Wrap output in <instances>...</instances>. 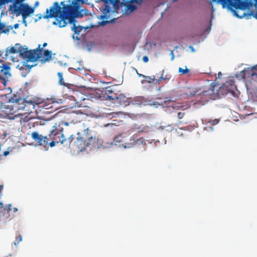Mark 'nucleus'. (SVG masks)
Masks as SVG:
<instances>
[{"instance_id": "obj_1", "label": "nucleus", "mask_w": 257, "mask_h": 257, "mask_svg": "<svg viewBox=\"0 0 257 257\" xmlns=\"http://www.w3.org/2000/svg\"><path fill=\"white\" fill-rule=\"evenodd\" d=\"M68 4H65V2H62L60 5L58 2H55L49 10H46V15L43 16L44 19L54 18L56 19V24L60 27H65L68 23H74L76 22L75 19L82 18L85 14V10H80L81 4L70 1H68Z\"/></svg>"}, {"instance_id": "obj_2", "label": "nucleus", "mask_w": 257, "mask_h": 257, "mask_svg": "<svg viewBox=\"0 0 257 257\" xmlns=\"http://www.w3.org/2000/svg\"><path fill=\"white\" fill-rule=\"evenodd\" d=\"M63 125L68 126V122L61 120L56 122L51 128L48 136H43L37 132H34L31 134V137L39 145L45 148H48L49 147L52 148L58 143L63 144L66 139L63 134Z\"/></svg>"}, {"instance_id": "obj_3", "label": "nucleus", "mask_w": 257, "mask_h": 257, "mask_svg": "<svg viewBox=\"0 0 257 257\" xmlns=\"http://www.w3.org/2000/svg\"><path fill=\"white\" fill-rule=\"evenodd\" d=\"M77 137L75 139L73 135H71L68 138V142L71 144L73 142V145L77 147L81 151L85 149L90 145L95 143L96 138L91 133V131L89 127L85 129L81 132L77 133Z\"/></svg>"}, {"instance_id": "obj_4", "label": "nucleus", "mask_w": 257, "mask_h": 257, "mask_svg": "<svg viewBox=\"0 0 257 257\" xmlns=\"http://www.w3.org/2000/svg\"><path fill=\"white\" fill-rule=\"evenodd\" d=\"M19 46V53L20 56L27 61L35 62L41 58L43 51L41 45L39 44L36 49L28 50V48H24L20 44H16Z\"/></svg>"}, {"instance_id": "obj_5", "label": "nucleus", "mask_w": 257, "mask_h": 257, "mask_svg": "<svg viewBox=\"0 0 257 257\" xmlns=\"http://www.w3.org/2000/svg\"><path fill=\"white\" fill-rule=\"evenodd\" d=\"M14 12L17 16L22 15V18L27 19L35 12V7L29 6L28 4L21 3L19 6L14 5Z\"/></svg>"}, {"instance_id": "obj_6", "label": "nucleus", "mask_w": 257, "mask_h": 257, "mask_svg": "<svg viewBox=\"0 0 257 257\" xmlns=\"http://www.w3.org/2000/svg\"><path fill=\"white\" fill-rule=\"evenodd\" d=\"M61 103L62 99L52 98L51 99H47L46 101L41 103L40 107H42L44 109L48 110V112L50 113L57 109L59 107H56V105Z\"/></svg>"}, {"instance_id": "obj_7", "label": "nucleus", "mask_w": 257, "mask_h": 257, "mask_svg": "<svg viewBox=\"0 0 257 257\" xmlns=\"http://www.w3.org/2000/svg\"><path fill=\"white\" fill-rule=\"evenodd\" d=\"M11 76V67L9 64L4 63L0 65V80L5 86L8 79Z\"/></svg>"}, {"instance_id": "obj_8", "label": "nucleus", "mask_w": 257, "mask_h": 257, "mask_svg": "<svg viewBox=\"0 0 257 257\" xmlns=\"http://www.w3.org/2000/svg\"><path fill=\"white\" fill-rule=\"evenodd\" d=\"M240 74L243 79L250 77L254 78V77L257 78V64L251 68H245L240 72Z\"/></svg>"}, {"instance_id": "obj_9", "label": "nucleus", "mask_w": 257, "mask_h": 257, "mask_svg": "<svg viewBox=\"0 0 257 257\" xmlns=\"http://www.w3.org/2000/svg\"><path fill=\"white\" fill-rule=\"evenodd\" d=\"M126 138L122 136L119 135L116 136L113 140V143L115 146L124 148H131L132 146V143H127L126 142Z\"/></svg>"}, {"instance_id": "obj_10", "label": "nucleus", "mask_w": 257, "mask_h": 257, "mask_svg": "<svg viewBox=\"0 0 257 257\" xmlns=\"http://www.w3.org/2000/svg\"><path fill=\"white\" fill-rule=\"evenodd\" d=\"M25 99V98H17L16 96L12 97V101L14 103L13 105V109H15V111L23 110L24 111Z\"/></svg>"}, {"instance_id": "obj_11", "label": "nucleus", "mask_w": 257, "mask_h": 257, "mask_svg": "<svg viewBox=\"0 0 257 257\" xmlns=\"http://www.w3.org/2000/svg\"><path fill=\"white\" fill-rule=\"evenodd\" d=\"M177 114L179 124H186L190 122V119L185 109H182L181 111L177 112Z\"/></svg>"}, {"instance_id": "obj_12", "label": "nucleus", "mask_w": 257, "mask_h": 257, "mask_svg": "<svg viewBox=\"0 0 257 257\" xmlns=\"http://www.w3.org/2000/svg\"><path fill=\"white\" fill-rule=\"evenodd\" d=\"M123 1L121 3V7L125 6L127 10L132 12L137 9V7L132 4V3H135L140 4L143 2V0H130V2Z\"/></svg>"}, {"instance_id": "obj_13", "label": "nucleus", "mask_w": 257, "mask_h": 257, "mask_svg": "<svg viewBox=\"0 0 257 257\" xmlns=\"http://www.w3.org/2000/svg\"><path fill=\"white\" fill-rule=\"evenodd\" d=\"M37 104L34 100H28L27 98L25 99V107L24 113H30L35 108V104Z\"/></svg>"}, {"instance_id": "obj_14", "label": "nucleus", "mask_w": 257, "mask_h": 257, "mask_svg": "<svg viewBox=\"0 0 257 257\" xmlns=\"http://www.w3.org/2000/svg\"><path fill=\"white\" fill-rule=\"evenodd\" d=\"M235 2H230V5L236 9L245 10L247 8L248 3L245 1L234 0Z\"/></svg>"}, {"instance_id": "obj_15", "label": "nucleus", "mask_w": 257, "mask_h": 257, "mask_svg": "<svg viewBox=\"0 0 257 257\" xmlns=\"http://www.w3.org/2000/svg\"><path fill=\"white\" fill-rule=\"evenodd\" d=\"M112 0H103L105 7L103 8L102 13L103 15L101 16L102 19H107L109 17L108 14L111 12V8L108 6Z\"/></svg>"}, {"instance_id": "obj_16", "label": "nucleus", "mask_w": 257, "mask_h": 257, "mask_svg": "<svg viewBox=\"0 0 257 257\" xmlns=\"http://www.w3.org/2000/svg\"><path fill=\"white\" fill-rule=\"evenodd\" d=\"M67 119L70 121L69 124L70 123L75 124L77 122H80L81 121V117L78 115V113L75 111L72 112V113L69 114L67 116Z\"/></svg>"}, {"instance_id": "obj_17", "label": "nucleus", "mask_w": 257, "mask_h": 257, "mask_svg": "<svg viewBox=\"0 0 257 257\" xmlns=\"http://www.w3.org/2000/svg\"><path fill=\"white\" fill-rule=\"evenodd\" d=\"M132 100L131 98L126 97L122 94H119L118 95V98L116 102L119 103L120 105L126 106L130 105L132 102Z\"/></svg>"}, {"instance_id": "obj_18", "label": "nucleus", "mask_w": 257, "mask_h": 257, "mask_svg": "<svg viewBox=\"0 0 257 257\" xmlns=\"http://www.w3.org/2000/svg\"><path fill=\"white\" fill-rule=\"evenodd\" d=\"M11 204H9L4 207L3 204L0 203V215H2L5 218H9L10 217V212L11 210Z\"/></svg>"}, {"instance_id": "obj_19", "label": "nucleus", "mask_w": 257, "mask_h": 257, "mask_svg": "<svg viewBox=\"0 0 257 257\" xmlns=\"http://www.w3.org/2000/svg\"><path fill=\"white\" fill-rule=\"evenodd\" d=\"M197 93V91L193 87H185L183 89V96L188 98L194 96Z\"/></svg>"}, {"instance_id": "obj_20", "label": "nucleus", "mask_w": 257, "mask_h": 257, "mask_svg": "<svg viewBox=\"0 0 257 257\" xmlns=\"http://www.w3.org/2000/svg\"><path fill=\"white\" fill-rule=\"evenodd\" d=\"M19 52V46L15 45V47H8L6 49V52H5V57H3V58L7 59L8 57L9 56V55L10 54H16L17 53Z\"/></svg>"}, {"instance_id": "obj_21", "label": "nucleus", "mask_w": 257, "mask_h": 257, "mask_svg": "<svg viewBox=\"0 0 257 257\" xmlns=\"http://www.w3.org/2000/svg\"><path fill=\"white\" fill-rule=\"evenodd\" d=\"M21 64V66L19 65L18 67H19L20 70L24 71L25 74L29 72L31 68L33 66V65L30 66L25 62H22Z\"/></svg>"}, {"instance_id": "obj_22", "label": "nucleus", "mask_w": 257, "mask_h": 257, "mask_svg": "<svg viewBox=\"0 0 257 257\" xmlns=\"http://www.w3.org/2000/svg\"><path fill=\"white\" fill-rule=\"evenodd\" d=\"M110 4L112 5L113 11L112 12H117L119 9V6H121V3L119 0H112Z\"/></svg>"}, {"instance_id": "obj_23", "label": "nucleus", "mask_w": 257, "mask_h": 257, "mask_svg": "<svg viewBox=\"0 0 257 257\" xmlns=\"http://www.w3.org/2000/svg\"><path fill=\"white\" fill-rule=\"evenodd\" d=\"M155 81V76H149L145 75V76H144V79L141 81V82L142 84L146 83H152L154 82Z\"/></svg>"}, {"instance_id": "obj_24", "label": "nucleus", "mask_w": 257, "mask_h": 257, "mask_svg": "<svg viewBox=\"0 0 257 257\" xmlns=\"http://www.w3.org/2000/svg\"><path fill=\"white\" fill-rule=\"evenodd\" d=\"M44 51V53H43V55H44V60H42V61L44 60L45 62H46V61H49L51 59V58H52V52L49 50H45L43 51Z\"/></svg>"}, {"instance_id": "obj_25", "label": "nucleus", "mask_w": 257, "mask_h": 257, "mask_svg": "<svg viewBox=\"0 0 257 257\" xmlns=\"http://www.w3.org/2000/svg\"><path fill=\"white\" fill-rule=\"evenodd\" d=\"M108 92L107 98L109 100H114L116 102L118 94L113 93L112 90H108Z\"/></svg>"}, {"instance_id": "obj_26", "label": "nucleus", "mask_w": 257, "mask_h": 257, "mask_svg": "<svg viewBox=\"0 0 257 257\" xmlns=\"http://www.w3.org/2000/svg\"><path fill=\"white\" fill-rule=\"evenodd\" d=\"M233 81H227L223 85V87L222 88V89H224L225 88H227V87L228 86H231V89H227V92H232V91L233 90V87L234 86V85H233Z\"/></svg>"}, {"instance_id": "obj_27", "label": "nucleus", "mask_w": 257, "mask_h": 257, "mask_svg": "<svg viewBox=\"0 0 257 257\" xmlns=\"http://www.w3.org/2000/svg\"><path fill=\"white\" fill-rule=\"evenodd\" d=\"M139 132H145L147 133L150 130V127L148 126H140L138 128Z\"/></svg>"}, {"instance_id": "obj_28", "label": "nucleus", "mask_w": 257, "mask_h": 257, "mask_svg": "<svg viewBox=\"0 0 257 257\" xmlns=\"http://www.w3.org/2000/svg\"><path fill=\"white\" fill-rule=\"evenodd\" d=\"M73 26L72 27V30L75 32V34H78L81 32L82 30L81 27H77L76 26L75 23H73Z\"/></svg>"}, {"instance_id": "obj_29", "label": "nucleus", "mask_w": 257, "mask_h": 257, "mask_svg": "<svg viewBox=\"0 0 257 257\" xmlns=\"http://www.w3.org/2000/svg\"><path fill=\"white\" fill-rule=\"evenodd\" d=\"M219 121V119H214L213 120H209L207 123V125L209 126L210 125H215L217 124Z\"/></svg>"}, {"instance_id": "obj_30", "label": "nucleus", "mask_w": 257, "mask_h": 257, "mask_svg": "<svg viewBox=\"0 0 257 257\" xmlns=\"http://www.w3.org/2000/svg\"><path fill=\"white\" fill-rule=\"evenodd\" d=\"M158 99L159 101H154L152 103H150V104L154 105L157 107L158 105H163L166 102L165 101H162L160 98H158Z\"/></svg>"}, {"instance_id": "obj_31", "label": "nucleus", "mask_w": 257, "mask_h": 257, "mask_svg": "<svg viewBox=\"0 0 257 257\" xmlns=\"http://www.w3.org/2000/svg\"><path fill=\"white\" fill-rule=\"evenodd\" d=\"M0 31L1 33H7L9 31V30L5 28V25L3 23H0Z\"/></svg>"}, {"instance_id": "obj_32", "label": "nucleus", "mask_w": 257, "mask_h": 257, "mask_svg": "<svg viewBox=\"0 0 257 257\" xmlns=\"http://www.w3.org/2000/svg\"><path fill=\"white\" fill-rule=\"evenodd\" d=\"M179 73L182 74H187L189 72V69L187 68L186 66H185V69H183L181 67H180L179 68Z\"/></svg>"}, {"instance_id": "obj_33", "label": "nucleus", "mask_w": 257, "mask_h": 257, "mask_svg": "<svg viewBox=\"0 0 257 257\" xmlns=\"http://www.w3.org/2000/svg\"><path fill=\"white\" fill-rule=\"evenodd\" d=\"M22 240V236L20 234H18L16 237V240L14 242V244L17 246L19 242Z\"/></svg>"}, {"instance_id": "obj_34", "label": "nucleus", "mask_w": 257, "mask_h": 257, "mask_svg": "<svg viewBox=\"0 0 257 257\" xmlns=\"http://www.w3.org/2000/svg\"><path fill=\"white\" fill-rule=\"evenodd\" d=\"M58 76L59 77V82L62 84V81L63 80L62 74L61 73H60V72H59L58 73Z\"/></svg>"}, {"instance_id": "obj_35", "label": "nucleus", "mask_w": 257, "mask_h": 257, "mask_svg": "<svg viewBox=\"0 0 257 257\" xmlns=\"http://www.w3.org/2000/svg\"><path fill=\"white\" fill-rule=\"evenodd\" d=\"M73 1L82 5L84 3L85 0H73Z\"/></svg>"}, {"instance_id": "obj_36", "label": "nucleus", "mask_w": 257, "mask_h": 257, "mask_svg": "<svg viewBox=\"0 0 257 257\" xmlns=\"http://www.w3.org/2000/svg\"><path fill=\"white\" fill-rule=\"evenodd\" d=\"M143 61L145 62V63H147L149 61V58L147 56H145L143 57Z\"/></svg>"}, {"instance_id": "obj_37", "label": "nucleus", "mask_w": 257, "mask_h": 257, "mask_svg": "<svg viewBox=\"0 0 257 257\" xmlns=\"http://www.w3.org/2000/svg\"><path fill=\"white\" fill-rule=\"evenodd\" d=\"M170 77H169L168 75H166L165 76H163V80L167 81H168L170 79Z\"/></svg>"}, {"instance_id": "obj_38", "label": "nucleus", "mask_w": 257, "mask_h": 257, "mask_svg": "<svg viewBox=\"0 0 257 257\" xmlns=\"http://www.w3.org/2000/svg\"><path fill=\"white\" fill-rule=\"evenodd\" d=\"M255 1V6H257V0H254ZM254 18H255L257 19V11H256L255 14H254Z\"/></svg>"}, {"instance_id": "obj_39", "label": "nucleus", "mask_w": 257, "mask_h": 257, "mask_svg": "<svg viewBox=\"0 0 257 257\" xmlns=\"http://www.w3.org/2000/svg\"><path fill=\"white\" fill-rule=\"evenodd\" d=\"M155 84H156V85H158V84H160V82H161V81H160V80H159V79H155Z\"/></svg>"}, {"instance_id": "obj_40", "label": "nucleus", "mask_w": 257, "mask_h": 257, "mask_svg": "<svg viewBox=\"0 0 257 257\" xmlns=\"http://www.w3.org/2000/svg\"><path fill=\"white\" fill-rule=\"evenodd\" d=\"M10 154V152L9 151H6L4 152V156H7Z\"/></svg>"}, {"instance_id": "obj_41", "label": "nucleus", "mask_w": 257, "mask_h": 257, "mask_svg": "<svg viewBox=\"0 0 257 257\" xmlns=\"http://www.w3.org/2000/svg\"><path fill=\"white\" fill-rule=\"evenodd\" d=\"M136 70L137 73V74H138L139 77H143L144 78V76H145L144 75L139 73L138 71H137V70Z\"/></svg>"}, {"instance_id": "obj_42", "label": "nucleus", "mask_w": 257, "mask_h": 257, "mask_svg": "<svg viewBox=\"0 0 257 257\" xmlns=\"http://www.w3.org/2000/svg\"><path fill=\"white\" fill-rule=\"evenodd\" d=\"M23 18V23L26 26H27L26 19H24V18Z\"/></svg>"}, {"instance_id": "obj_43", "label": "nucleus", "mask_w": 257, "mask_h": 257, "mask_svg": "<svg viewBox=\"0 0 257 257\" xmlns=\"http://www.w3.org/2000/svg\"><path fill=\"white\" fill-rule=\"evenodd\" d=\"M140 142H141V143H143V141H142V139H138L137 140L136 143L137 144L139 143Z\"/></svg>"}, {"instance_id": "obj_44", "label": "nucleus", "mask_w": 257, "mask_h": 257, "mask_svg": "<svg viewBox=\"0 0 257 257\" xmlns=\"http://www.w3.org/2000/svg\"><path fill=\"white\" fill-rule=\"evenodd\" d=\"M159 80L161 81L163 80V74H162V76L159 78Z\"/></svg>"}, {"instance_id": "obj_45", "label": "nucleus", "mask_w": 257, "mask_h": 257, "mask_svg": "<svg viewBox=\"0 0 257 257\" xmlns=\"http://www.w3.org/2000/svg\"><path fill=\"white\" fill-rule=\"evenodd\" d=\"M39 5V2H36L35 4V5H34V7L35 8Z\"/></svg>"}, {"instance_id": "obj_46", "label": "nucleus", "mask_w": 257, "mask_h": 257, "mask_svg": "<svg viewBox=\"0 0 257 257\" xmlns=\"http://www.w3.org/2000/svg\"><path fill=\"white\" fill-rule=\"evenodd\" d=\"M36 16L38 17V18H39V20H40L42 18V16L41 14H40L39 15H37Z\"/></svg>"}, {"instance_id": "obj_47", "label": "nucleus", "mask_w": 257, "mask_h": 257, "mask_svg": "<svg viewBox=\"0 0 257 257\" xmlns=\"http://www.w3.org/2000/svg\"><path fill=\"white\" fill-rule=\"evenodd\" d=\"M18 27H19V25H18V24H15V25H14V28H15V29L18 28Z\"/></svg>"}, {"instance_id": "obj_48", "label": "nucleus", "mask_w": 257, "mask_h": 257, "mask_svg": "<svg viewBox=\"0 0 257 257\" xmlns=\"http://www.w3.org/2000/svg\"><path fill=\"white\" fill-rule=\"evenodd\" d=\"M47 43H44L43 45V47H45L47 46Z\"/></svg>"}, {"instance_id": "obj_49", "label": "nucleus", "mask_w": 257, "mask_h": 257, "mask_svg": "<svg viewBox=\"0 0 257 257\" xmlns=\"http://www.w3.org/2000/svg\"><path fill=\"white\" fill-rule=\"evenodd\" d=\"M13 209H14V212H16L18 211V209L17 208H16V207L14 208Z\"/></svg>"}, {"instance_id": "obj_50", "label": "nucleus", "mask_w": 257, "mask_h": 257, "mask_svg": "<svg viewBox=\"0 0 257 257\" xmlns=\"http://www.w3.org/2000/svg\"><path fill=\"white\" fill-rule=\"evenodd\" d=\"M109 22L110 21H106L105 22H102V23H103V24H106V23H109Z\"/></svg>"}, {"instance_id": "obj_51", "label": "nucleus", "mask_w": 257, "mask_h": 257, "mask_svg": "<svg viewBox=\"0 0 257 257\" xmlns=\"http://www.w3.org/2000/svg\"><path fill=\"white\" fill-rule=\"evenodd\" d=\"M212 1H213V2H215V1H216V0H212ZM218 1H219V2H225V0H218Z\"/></svg>"}, {"instance_id": "obj_52", "label": "nucleus", "mask_w": 257, "mask_h": 257, "mask_svg": "<svg viewBox=\"0 0 257 257\" xmlns=\"http://www.w3.org/2000/svg\"><path fill=\"white\" fill-rule=\"evenodd\" d=\"M234 15L237 17H239V18H241L240 17H239L236 13L235 12H234Z\"/></svg>"}, {"instance_id": "obj_53", "label": "nucleus", "mask_w": 257, "mask_h": 257, "mask_svg": "<svg viewBox=\"0 0 257 257\" xmlns=\"http://www.w3.org/2000/svg\"><path fill=\"white\" fill-rule=\"evenodd\" d=\"M3 53H4V52L0 51V57L2 56Z\"/></svg>"}, {"instance_id": "obj_54", "label": "nucleus", "mask_w": 257, "mask_h": 257, "mask_svg": "<svg viewBox=\"0 0 257 257\" xmlns=\"http://www.w3.org/2000/svg\"><path fill=\"white\" fill-rule=\"evenodd\" d=\"M22 114V113H21V112H19V113H18L17 114V115H21V114Z\"/></svg>"}, {"instance_id": "obj_55", "label": "nucleus", "mask_w": 257, "mask_h": 257, "mask_svg": "<svg viewBox=\"0 0 257 257\" xmlns=\"http://www.w3.org/2000/svg\"><path fill=\"white\" fill-rule=\"evenodd\" d=\"M14 59H15V58H13L12 59L13 61H15Z\"/></svg>"}, {"instance_id": "obj_56", "label": "nucleus", "mask_w": 257, "mask_h": 257, "mask_svg": "<svg viewBox=\"0 0 257 257\" xmlns=\"http://www.w3.org/2000/svg\"><path fill=\"white\" fill-rule=\"evenodd\" d=\"M1 146H2V145H1V144H0V151H1Z\"/></svg>"}, {"instance_id": "obj_57", "label": "nucleus", "mask_w": 257, "mask_h": 257, "mask_svg": "<svg viewBox=\"0 0 257 257\" xmlns=\"http://www.w3.org/2000/svg\"><path fill=\"white\" fill-rule=\"evenodd\" d=\"M23 73H25L24 71L22 72V74L23 75V76H25V74H23Z\"/></svg>"}, {"instance_id": "obj_58", "label": "nucleus", "mask_w": 257, "mask_h": 257, "mask_svg": "<svg viewBox=\"0 0 257 257\" xmlns=\"http://www.w3.org/2000/svg\"><path fill=\"white\" fill-rule=\"evenodd\" d=\"M98 1H100V2H103V0H98Z\"/></svg>"}]
</instances>
